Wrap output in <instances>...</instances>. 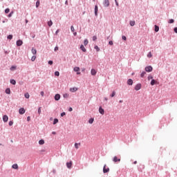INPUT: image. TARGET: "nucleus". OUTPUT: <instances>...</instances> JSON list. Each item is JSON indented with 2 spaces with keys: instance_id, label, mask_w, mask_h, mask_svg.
<instances>
[{
  "instance_id": "obj_1",
  "label": "nucleus",
  "mask_w": 177,
  "mask_h": 177,
  "mask_svg": "<svg viewBox=\"0 0 177 177\" xmlns=\"http://www.w3.org/2000/svg\"><path fill=\"white\" fill-rule=\"evenodd\" d=\"M145 71H147V73H151V71H153V67L151 66L145 67Z\"/></svg>"
},
{
  "instance_id": "obj_2",
  "label": "nucleus",
  "mask_w": 177,
  "mask_h": 177,
  "mask_svg": "<svg viewBox=\"0 0 177 177\" xmlns=\"http://www.w3.org/2000/svg\"><path fill=\"white\" fill-rule=\"evenodd\" d=\"M73 71L77 73V75H80V74H81V72H80V67H78V66L75 67L73 68Z\"/></svg>"
},
{
  "instance_id": "obj_3",
  "label": "nucleus",
  "mask_w": 177,
  "mask_h": 177,
  "mask_svg": "<svg viewBox=\"0 0 177 177\" xmlns=\"http://www.w3.org/2000/svg\"><path fill=\"white\" fill-rule=\"evenodd\" d=\"M110 171V169L109 167L106 168V165H104L103 167V172L104 174H107V172Z\"/></svg>"
},
{
  "instance_id": "obj_4",
  "label": "nucleus",
  "mask_w": 177,
  "mask_h": 177,
  "mask_svg": "<svg viewBox=\"0 0 177 177\" xmlns=\"http://www.w3.org/2000/svg\"><path fill=\"white\" fill-rule=\"evenodd\" d=\"M66 167L68 168V169H71V167H73V162L70 161L66 162Z\"/></svg>"
},
{
  "instance_id": "obj_5",
  "label": "nucleus",
  "mask_w": 177,
  "mask_h": 177,
  "mask_svg": "<svg viewBox=\"0 0 177 177\" xmlns=\"http://www.w3.org/2000/svg\"><path fill=\"white\" fill-rule=\"evenodd\" d=\"M110 6V2L109 1V0H104V6L105 8H108V6Z\"/></svg>"
},
{
  "instance_id": "obj_6",
  "label": "nucleus",
  "mask_w": 177,
  "mask_h": 177,
  "mask_svg": "<svg viewBox=\"0 0 177 177\" xmlns=\"http://www.w3.org/2000/svg\"><path fill=\"white\" fill-rule=\"evenodd\" d=\"M141 88H142V84H138L135 86V90L136 91H140V89H141Z\"/></svg>"
},
{
  "instance_id": "obj_7",
  "label": "nucleus",
  "mask_w": 177,
  "mask_h": 177,
  "mask_svg": "<svg viewBox=\"0 0 177 177\" xmlns=\"http://www.w3.org/2000/svg\"><path fill=\"white\" fill-rule=\"evenodd\" d=\"M118 161L120 162V161H121V158H118L117 156H114L113 159V162H118Z\"/></svg>"
},
{
  "instance_id": "obj_8",
  "label": "nucleus",
  "mask_w": 177,
  "mask_h": 177,
  "mask_svg": "<svg viewBox=\"0 0 177 177\" xmlns=\"http://www.w3.org/2000/svg\"><path fill=\"white\" fill-rule=\"evenodd\" d=\"M8 120H9V118L8 117V115H4L3 116V121L4 122H8Z\"/></svg>"
},
{
  "instance_id": "obj_9",
  "label": "nucleus",
  "mask_w": 177,
  "mask_h": 177,
  "mask_svg": "<svg viewBox=\"0 0 177 177\" xmlns=\"http://www.w3.org/2000/svg\"><path fill=\"white\" fill-rule=\"evenodd\" d=\"M19 114L23 115V114H24V113H26V109H24V108H21L19 110Z\"/></svg>"
},
{
  "instance_id": "obj_10",
  "label": "nucleus",
  "mask_w": 177,
  "mask_h": 177,
  "mask_svg": "<svg viewBox=\"0 0 177 177\" xmlns=\"http://www.w3.org/2000/svg\"><path fill=\"white\" fill-rule=\"evenodd\" d=\"M99 113L102 114V115H104V109H103L102 106H100L99 108Z\"/></svg>"
},
{
  "instance_id": "obj_11",
  "label": "nucleus",
  "mask_w": 177,
  "mask_h": 177,
  "mask_svg": "<svg viewBox=\"0 0 177 177\" xmlns=\"http://www.w3.org/2000/svg\"><path fill=\"white\" fill-rule=\"evenodd\" d=\"M23 45V41L18 40L17 41V46H21Z\"/></svg>"
},
{
  "instance_id": "obj_12",
  "label": "nucleus",
  "mask_w": 177,
  "mask_h": 177,
  "mask_svg": "<svg viewBox=\"0 0 177 177\" xmlns=\"http://www.w3.org/2000/svg\"><path fill=\"white\" fill-rule=\"evenodd\" d=\"M77 91H78V88H77L76 87H73L70 88L71 92H77Z\"/></svg>"
},
{
  "instance_id": "obj_13",
  "label": "nucleus",
  "mask_w": 177,
  "mask_h": 177,
  "mask_svg": "<svg viewBox=\"0 0 177 177\" xmlns=\"http://www.w3.org/2000/svg\"><path fill=\"white\" fill-rule=\"evenodd\" d=\"M80 146H81V144H80V142H79V143H75V149H77V150H78V149H80Z\"/></svg>"
},
{
  "instance_id": "obj_14",
  "label": "nucleus",
  "mask_w": 177,
  "mask_h": 177,
  "mask_svg": "<svg viewBox=\"0 0 177 177\" xmlns=\"http://www.w3.org/2000/svg\"><path fill=\"white\" fill-rule=\"evenodd\" d=\"M55 100H60V95H59V94H56L55 95Z\"/></svg>"
},
{
  "instance_id": "obj_15",
  "label": "nucleus",
  "mask_w": 177,
  "mask_h": 177,
  "mask_svg": "<svg viewBox=\"0 0 177 177\" xmlns=\"http://www.w3.org/2000/svg\"><path fill=\"white\" fill-rule=\"evenodd\" d=\"M127 84L129 85H133V81L131 79H129L127 81Z\"/></svg>"
},
{
  "instance_id": "obj_16",
  "label": "nucleus",
  "mask_w": 177,
  "mask_h": 177,
  "mask_svg": "<svg viewBox=\"0 0 177 177\" xmlns=\"http://www.w3.org/2000/svg\"><path fill=\"white\" fill-rule=\"evenodd\" d=\"M96 70H95V69H91V75H96Z\"/></svg>"
},
{
  "instance_id": "obj_17",
  "label": "nucleus",
  "mask_w": 177,
  "mask_h": 177,
  "mask_svg": "<svg viewBox=\"0 0 177 177\" xmlns=\"http://www.w3.org/2000/svg\"><path fill=\"white\" fill-rule=\"evenodd\" d=\"M155 32H158V31H160V27H158V26L155 25Z\"/></svg>"
},
{
  "instance_id": "obj_18",
  "label": "nucleus",
  "mask_w": 177,
  "mask_h": 177,
  "mask_svg": "<svg viewBox=\"0 0 177 177\" xmlns=\"http://www.w3.org/2000/svg\"><path fill=\"white\" fill-rule=\"evenodd\" d=\"M32 55H37V49L32 48L31 50Z\"/></svg>"
},
{
  "instance_id": "obj_19",
  "label": "nucleus",
  "mask_w": 177,
  "mask_h": 177,
  "mask_svg": "<svg viewBox=\"0 0 177 177\" xmlns=\"http://www.w3.org/2000/svg\"><path fill=\"white\" fill-rule=\"evenodd\" d=\"M80 49H81L83 52H86V48H85V47L84 46V45H81Z\"/></svg>"
},
{
  "instance_id": "obj_20",
  "label": "nucleus",
  "mask_w": 177,
  "mask_h": 177,
  "mask_svg": "<svg viewBox=\"0 0 177 177\" xmlns=\"http://www.w3.org/2000/svg\"><path fill=\"white\" fill-rule=\"evenodd\" d=\"M12 168H13V169H19V166L17 165V164H14L12 165Z\"/></svg>"
},
{
  "instance_id": "obj_21",
  "label": "nucleus",
  "mask_w": 177,
  "mask_h": 177,
  "mask_svg": "<svg viewBox=\"0 0 177 177\" xmlns=\"http://www.w3.org/2000/svg\"><path fill=\"white\" fill-rule=\"evenodd\" d=\"M97 10H98L97 6H95V16H97Z\"/></svg>"
},
{
  "instance_id": "obj_22",
  "label": "nucleus",
  "mask_w": 177,
  "mask_h": 177,
  "mask_svg": "<svg viewBox=\"0 0 177 177\" xmlns=\"http://www.w3.org/2000/svg\"><path fill=\"white\" fill-rule=\"evenodd\" d=\"M136 22L135 21H130V26H131V27H133V26H135Z\"/></svg>"
},
{
  "instance_id": "obj_23",
  "label": "nucleus",
  "mask_w": 177,
  "mask_h": 177,
  "mask_svg": "<svg viewBox=\"0 0 177 177\" xmlns=\"http://www.w3.org/2000/svg\"><path fill=\"white\" fill-rule=\"evenodd\" d=\"M6 93H7V95H10V88H6Z\"/></svg>"
},
{
  "instance_id": "obj_24",
  "label": "nucleus",
  "mask_w": 177,
  "mask_h": 177,
  "mask_svg": "<svg viewBox=\"0 0 177 177\" xmlns=\"http://www.w3.org/2000/svg\"><path fill=\"white\" fill-rule=\"evenodd\" d=\"M39 145H45V140H40L39 141Z\"/></svg>"
},
{
  "instance_id": "obj_25",
  "label": "nucleus",
  "mask_w": 177,
  "mask_h": 177,
  "mask_svg": "<svg viewBox=\"0 0 177 177\" xmlns=\"http://www.w3.org/2000/svg\"><path fill=\"white\" fill-rule=\"evenodd\" d=\"M10 84H12V85H16V80H10Z\"/></svg>"
},
{
  "instance_id": "obj_26",
  "label": "nucleus",
  "mask_w": 177,
  "mask_h": 177,
  "mask_svg": "<svg viewBox=\"0 0 177 177\" xmlns=\"http://www.w3.org/2000/svg\"><path fill=\"white\" fill-rule=\"evenodd\" d=\"M94 49H95L97 50V52H100V48L97 46H95Z\"/></svg>"
},
{
  "instance_id": "obj_27",
  "label": "nucleus",
  "mask_w": 177,
  "mask_h": 177,
  "mask_svg": "<svg viewBox=\"0 0 177 177\" xmlns=\"http://www.w3.org/2000/svg\"><path fill=\"white\" fill-rule=\"evenodd\" d=\"M24 96H25V97L26 99H29L30 98V94H28V93H25Z\"/></svg>"
},
{
  "instance_id": "obj_28",
  "label": "nucleus",
  "mask_w": 177,
  "mask_h": 177,
  "mask_svg": "<svg viewBox=\"0 0 177 177\" xmlns=\"http://www.w3.org/2000/svg\"><path fill=\"white\" fill-rule=\"evenodd\" d=\"M35 59H37V56L33 55V56L31 57V61H32V62H35Z\"/></svg>"
},
{
  "instance_id": "obj_29",
  "label": "nucleus",
  "mask_w": 177,
  "mask_h": 177,
  "mask_svg": "<svg viewBox=\"0 0 177 177\" xmlns=\"http://www.w3.org/2000/svg\"><path fill=\"white\" fill-rule=\"evenodd\" d=\"M58 122H59V120L58 119H54L53 125H55V124H57Z\"/></svg>"
},
{
  "instance_id": "obj_30",
  "label": "nucleus",
  "mask_w": 177,
  "mask_h": 177,
  "mask_svg": "<svg viewBox=\"0 0 177 177\" xmlns=\"http://www.w3.org/2000/svg\"><path fill=\"white\" fill-rule=\"evenodd\" d=\"M93 121H94L93 118H90L89 120H88V123L89 124H93Z\"/></svg>"
},
{
  "instance_id": "obj_31",
  "label": "nucleus",
  "mask_w": 177,
  "mask_h": 177,
  "mask_svg": "<svg viewBox=\"0 0 177 177\" xmlns=\"http://www.w3.org/2000/svg\"><path fill=\"white\" fill-rule=\"evenodd\" d=\"M53 22H52V21H50L48 22V26L49 27H51V26H53Z\"/></svg>"
},
{
  "instance_id": "obj_32",
  "label": "nucleus",
  "mask_w": 177,
  "mask_h": 177,
  "mask_svg": "<svg viewBox=\"0 0 177 177\" xmlns=\"http://www.w3.org/2000/svg\"><path fill=\"white\" fill-rule=\"evenodd\" d=\"M55 75L56 77H59V75H60V73H59V71H55Z\"/></svg>"
},
{
  "instance_id": "obj_33",
  "label": "nucleus",
  "mask_w": 177,
  "mask_h": 177,
  "mask_svg": "<svg viewBox=\"0 0 177 177\" xmlns=\"http://www.w3.org/2000/svg\"><path fill=\"white\" fill-rule=\"evenodd\" d=\"M151 85H156V80H152L151 82Z\"/></svg>"
},
{
  "instance_id": "obj_34",
  "label": "nucleus",
  "mask_w": 177,
  "mask_h": 177,
  "mask_svg": "<svg viewBox=\"0 0 177 177\" xmlns=\"http://www.w3.org/2000/svg\"><path fill=\"white\" fill-rule=\"evenodd\" d=\"M115 96V91H113L112 94L111 95V97H114Z\"/></svg>"
},
{
  "instance_id": "obj_35",
  "label": "nucleus",
  "mask_w": 177,
  "mask_h": 177,
  "mask_svg": "<svg viewBox=\"0 0 177 177\" xmlns=\"http://www.w3.org/2000/svg\"><path fill=\"white\" fill-rule=\"evenodd\" d=\"M145 75H146V72H142V73H141V75H140V77H141L142 78H143V77H145Z\"/></svg>"
},
{
  "instance_id": "obj_36",
  "label": "nucleus",
  "mask_w": 177,
  "mask_h": 177,
  "mask_svg": "<svg viewBox=\"0 0 177 177\" xmlns=\"http://www.w3.org/2000/svg\"><path fill=\"white\" fill-rule=\"evenodd\" d=\"M147 57H153V55L151 54V52H149V54L147 55Z\"/></svg>"
},
{
  "instance_id": "obj_37",
  "label": "nucleus",
  "mask_w": 177,
  "mask_h": 177,
  "mask_svg": "<svg viewBox=\"0 0 177 177\" xmlns=\"http://www.w3.org/2000/svg\"><path fill=\"white\" fill-rule=\"evenodd\" d=\"M10 12V10L9 8H6L5 10V13H6V14L9 13Z\"/></svg>"
},
{
  "instance_id": "obj_38",
  "label": "nucleus",
  "mask_w": 177,
  "mask_h": 177,
  "mask_svg": "<svg viewBox=\"0 0 177 177\" xmlns=\"http://www.w3.org/2000/svg\"><path fill=\"white\" fill-rule=\"evenodd\" d=\"M88 42H89V41H88V39H86L84 40V45H85V46H86V45L88 44Z\"/></svg>"
},
{
  "instance_id": "obj_39",
  "label": "nucleus",
  "mask_w": 177,
  "mask_h": 177,
  "mask_svg": "<svg viewBox=\"0 0 177 177\" xmlns=\"http://www.w3.org/2000/svg\"><path fill=\"white\" fill-rule=\"evenodd\" d=\"M39 0H38L37 2H36V8H38L39 6Z\"/></svg>"
},
{
  "instance_id": "obj_40",
  "label": "nucleus",
  "mask_w": 177,
  "mask_h": 177,
  "mask_svg": "<svg viewBox=\"0 0 177 177\" xmlns=\"http://www.w3.org/2000/svg\"><path fill=\"white\" fill-rule=\"evenodd\" d=\"M12 38H13V35H10L8 36V39H12Z\"/></svg>"
},
{
  "instance_id": "obj_41",
  "label": "nucleus",
  "mask_w": 177,
  "mask_h": 177,
  "mask_svg": "<svg viewBox=\"0 0 177 177\" xmlns=\"http://www.w3.org/2000/svg\"><path fill=\"white\" fill-rule=\"evenodd\" d=\"M71 30L72 32H74V31H75V29L74 28V26H73L71 27Z\"/></svg>"
},
{
  "instance_id": "obj_42",
  "label": "nucleus",
  "mask_w": 177,
  "mask_h": 177,
  "mask_svg": "<svg viewBox=\"0 0 177 177\" xmlns=\"http://www.w3.org/2000/svg\"><path fill=\"white\" fill-rule=\"evenodd\" d=\"M148 80H149V81H150V80H153V76L149 75L148 76Z\"/></svg>"
},
{
  "instance_id": "obj_43",
  "label": "nucleus",
  "mask_w": 177,
  "mask_h": 177,
  "mask_svg": "<svg viewBox=\"0 0 177 177\" xmlns=\"http://www.w3.org/2000/svg\"><path fill=\"white\" fill-rule=\"evenodd\" d=\"M96 39H97V37L93 36V41H96Z\"/></svg>"
},
{
  "instance_id": "obj_44",
  "label": "nucleus",
  "mask_w": 177,
  "mask_h": 177,
  "mask_svg": "<svg viewBox=\"0 0 177 177\" xmlns=\"http://www.w3.org/2000/svg\"><path fill=\"white\" fill-rule=\"evenodd\" d=\"M37 113L38 114H41V107H39Z\"/></svg>"
},
{
  "instance_id": "obj_45",
  "label": "nucleus",
  "mask_w": 177,
  "mask_h": 177,
  "mask_svg": "<svg viewBox=\"0 0 177 177\" xmlns=\"http://www.w3.org/2000/svg\"><path fill=\"white\" fill-rule=\"evenodd\" d=\"M174 19H169V23L170 24H172V23H174Z\"/></svg>"
},
{
  "instance_id": "obj_46",
  "label": "nucleus",
  "mask_w": 177,
  "mask_h": 177,
  "mask_svg": "<svg viewBox=\"0 0 177 177\" xmlns=\"http://www.w3.org/2000/svg\"><path fill=\"white\" fill-rule=\"evenodd\" d=\"M9 125H10V127H12V125H13V122L12 121H10L9 122Z\"/></svg>"
},
{
  "instance_id": "obj_47",
  "label": "nucleus",
  "mask_w": 177,
  "mask_h": 177,
  "mask_svg": "<svg viewBox=\"0 0 177 177\" xmlns=\"http://www.w3.org/2000/svg\"><path fill=\"white\" fill-rule=\"evenodd\" d=\"M122 39L124 41H127V37H125V36H122Z\"/></svg>"
},
{
  "instance_id": "obj_48",
  "label": "nucleus",
  "mask_w": 177,
  "mask_h": 177,
  "mask_svg": "<svg viewBox=\"0 0 177 177\" xmlns=\"http://www.w3.org/2000/svg\"><path fill=\"white\" fill-rule=\"evenodd\" d=\"M64 115H66V113L63 112L61 113V117H64Z\"/></svg>"
},
{
  "instance_id": "obj_49",
  "label": "nucleus",
  "mask_w": 177,
  "mask_h": 177,
  "mask_svg": "<svg viewBox=\"0 0 177 177\" xmlns=\"http://www.w3.org/2000/svg\"><path fill=\"white\" fill-rule=\"evenodd\" d=\"M54 50L56 52V50H59V47L58 46H55Z\"/></svg>"
},
{
  "instance_id": "obj_50",
  "label": "nucleus",
  "mask_w": 177,
  "mask_h": 177,
  "mask_svg": "<svg viewBox=\"0 0 177 177\" xmlns=\"http://www.w3.org/2000/svg\"><path fill=\"white\" fill-rule=\"evenodd\" d=\"M48 64H50V65L53 64V61H49Z\"/></svg>"
},
{
  "instance_id": "obj_51",
  "label": "nucleus",
  "mask_w": 177,
  "mask_h": 177,
  "mask_svg": "<svg viewBox=\"0 0 177 177\" xmlns=\"http://www.w3.org/2000/svg\"><path fill=\"white\" fill-rule=\"evenodd\" d=\"M16 69V67L15 66H12L11 68H10V70H15Z\"/></svg>"
},
{
  "instance_id": "obj_52",
  "label": "nucleus",
  "mask_w": 177,
  "mask_h": 177,
  "mask_svg": "<svg viewBox=\"0 0 177 177\" xmlns=\"http://www.w3.org/2000/svg\"><path fill=\"white\" fill-rule=\"evenodd\" d=\"M31 120V118L30 116H28L27 121H30Z\"/></svg>"
},
{
  "instance_id": "obj_53",
  "label": "nucleus",
  "mask_w": 177,
  "mask_h": 177,
  "mask_svg": "<svg viewBox=\"0 0 177 177\" xmlns=\"http://www.w3.org/2000/svg\"><path fill=\"white\" fill-rule=\"evenodd\" d=\"M68 96V94L66 93L64 95V97H67Z\"/></svg>"
},
{
  "instance_id": "obj_54",
  "label": "nucleus",
  "mask_w": 177,
  "mask_h": 177,
  "mask_svg": "<svg viewBox=\"0 0 177 177\" xmlns=\"http://www.w3.org/2000/svg\"><path fill=\"white\" fill-rule=\"evenodd\" d=\"M40 95H41V96H44V91H41Z\"/></svg>"
},
{
  "instance_id": "obj_55",
  "label": "nucleus",
  "mask_w": 177,
  "mask_h": 177,
  "mask_svg": "<svg viewBox=\"0 0 177 177\" xmlns=\"http://www.w3.org/2000/svg\"><path fill=\"white\" fill-rule=\"evenodd\" d=\"M109 44L110 45H113V41H110L109 42Z\"/></svg>"
},
{
  "instance_id": "obj_56",
  "label": "nucleus",
  "mask_w": 177,
  "mask_h": 177,
  "mask_svg": "<svg viewBox=\"0 0 177 177\" xmlns=\"http://www.w3.org/2000/svg\"><path fill=\"white\" fill-rule=\"evenodd\" d=\"M57 34H59V30H57L55 32V35H57Z\"/></svg>"
},
{
  "instance_id": "obj_57",
  "label": "nucleus",
  "mask_w": 177,
  "mask_h": 177,
  "mask_svg": "<svg viewBox=\"0 0 177 177\" xmlns=\"http://www.w3.org/2000/svg\"><path fill=\"white\" fill-rule=\"evenodd\" d=\"M174 32L177 34V28H174Z\"/></svg>"
},
{
  "instance_id": "obj_58",
  "label": "nucleus",
  "mask_w": 177,
  "mask_h": 177,
  "mask_svg": "<svg viewBox=\"0 0 177 177\" xmlns=\"http://www.w3.org/2000/svg\"><path fill=\"white\" fill-rule=\"evenodd\" d=\"M73 35L75 37L77 35V32H73Z\"/></svg>"
},
{
  "instance_id": "obj_59",
  "label": "nucleus",
  "mask_w": 177,
  "mask_h": 177,
  "mask_svg": "<svg viewBox=\"0 0 177 177\" xmlns=\"http://www.w3.org/2000/svg\"><path fill=\"white\" fill-rule=\"evenodd\" d=\"M116 6H119L118 1L115 2Z\"/></svg>"
},
{
  "instance_id": "obj_60",
  "label": "nucleus",
  "mask_w": 177,
  "mask_h": 177,
  "mask_svg": "<svg viewBox=\"0 0 177 177\" xmlns=\"http://www.w3.org/2000/svg\"><path fill=\"white\" fill-rule=\"evenodd\" d=\"M69 111H73V108H69Z\"/></svg>"
},
{
  "instance_id": "obj_61",
  "label": "nucleus",
  "mask_w": 177,
  "mask_h": 177,
  "mask_svg": "<svg viewBox=\"0 0 177 177\" xmlns=\"http://www.w3.org/2000/svg\"><path fill=\"white\" fill-rule=\"evenodd\" d=\"M52 133H53V135H56L55 131H53Z\"/></svg>"
},
{
  "instance_id": "obj_62",
  "label": "nucleus",
  "mask_w": 177,
  "mask_h": 177,
  "mask_svg": "<svg viewBox=\"0 0 177 177\" xmlns=\"http://www.w3.org/2000/svg\"><path fill=\"white\" fill-rule=\"evenodd\" d=\"M26 23H28V20L26 19Z\"/></svg>"
},
{
  "instance_id": "obj_63",
  "label": "nucleus",
  "mask_w": 177,
  "mask_h": 177,
  "mask_svg": "<svg viewBox=\"0 0 177 177\" xmlns=\"http://www.w3.org/2000/svg\"><path fill=\"white\" fill-rule=\"evenodd\" d=\"M119 102H120V103H122V100H120Z\"/></svg>"
},
{
  "instance_id": "obj_64",
  "label": "nucleus",
  "mask_w": 177,
  "mask_h": 177,
  "mask_svg": "<svg viewBox=\"0 0 177 177\" xmlns=\"http://www.w3.org/2000/svg\"><path fill=\"white\" fill-rule=\"evenodd\" d=\"M137 162H138L135 161V162H134V164H137Z\"/></svg>"
}]
</instances>
